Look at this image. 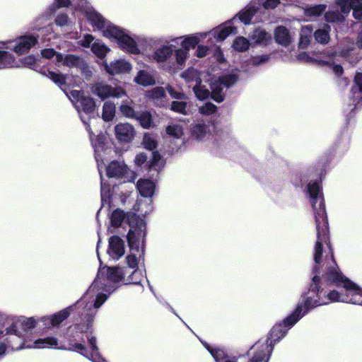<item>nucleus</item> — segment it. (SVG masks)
Masks as SVG:
<instances>
[{
	"label": "nucleus",
	"mask_w": 362,
	"mask_h": 362,
	"mask_svg": "<svg viewBox=\"0 0 362 362\" xmlns=\"http://www.w3.org/2000/svg\"><path fill=\"white\" fill-rule=\"evenodd\" d=\"M175 46L171 42V37H169L155 49L151 55L152 59L165 70L182 69L184 65L179 64L175 57Z\"/></svg>",
	"instance_id": "9b49d317"
},
{
	"label": "nucleus",
	"mask_w": 362,
	"mask_h": 362,
	"mask_svg": "<svg viewBox=\"0 0 362 362\" xmlns=\"http://www.w3.org/2000/svg\"><path fill=\"white\" fill-rule=\"evenodd\" d=\"M94 42V37L92 35L86 34L82 39L78 41V43L83 47H89Z\"/></svg>",
	"instance_id": "6e6d98bb"
},
{
	"label": "nucleus",
	"mask_w": 362,
	"mask_h": 362,
	"mask_svg": "<svg viewBox=\"0 0 362 362\" xmlns=\"http://www.w3.org/2000/svg\"><path fill=\"white\" fill-rule=\"evenodd\" d=\"M356 45L359 48L362 49V28L361 30L358 32L356 41Z\"/></svg>",
	"instance_id": "e2e57ef3"
},
{
	"label": "nucleus",
	"mask_w": 362,
	"mask_h": 362,
	"mask_svg": "<svg viewBox=\"0 0 362 362\" xmlns=\"http://www.w3.org/2000/svg\"><path fill=\"white\" fill-rule=\"evenodd\" d=\"M166 133L174 139H180L183 136V128L180 124H172L166 127Z\"/></svg>",
	"instance_id": "49530a36"
},
{
	"label": "nucleus",
	"mask_w": 362,
	"mask_h": 362,
	"mask_svg": "<svg viewBox=\"0 0 362 362\" xmlns=\"http://www.w3.org/2000/svg\"><path fill=\"white\" fill-rule=\"evenodd\" d=\"M182 77L188 83L195 81L193 91L199 100H206L211 95V98L218 103L223 101L225 91L233 86L239 78L237 71H232L230 73L226 74L211 85V91L210 92L209 89L202 85V80L198 76L197 71L194 69H189L184 72Z\"/></svg>",
	"instance_id": "39448f33"
},
{
	"label": "nucleus",
	"mask_w": 362,
	"mask_h": 362,
	"mask_svg": "<svg viewBox=\"0 0 362 362\" xmlns=\"http://www.w3.org/2000/svg\"><path fill=\"white\" fill-rule=\"evenodd\" d=\"M170 110L187 115L188 112V103L187 100H174L170 104Z\"/></svg>",
	"instance_id": "79ce46f5"
},
{
	"label": "nucleus",
	"mask_w": 362,
	"mask_h": 362,
	"mask_svg": "<svg viewBox=\"0 0 362 362\" xmlns=\"http://www.w3.org/2000/svg\"><path fill=\"white\" fill-rule=\"evenodd\" d=\"M345 16L341 11L338 9H329L325 12L324 18L326 22L332 24L341 23L345 21Z\"/></svg>",
	"instance_id": "72a5a7b5"
},
{
	"label": "nucleus",
	"mask_w": 362,
	"mask_h": 362,
	"mask_svg": "<svg viewBox=\"0 0 362 362\" xmlns=\"http://www.w3.org/2000/svg\"><path fill=\"white\" fill-rule=\"evenodd\" d=\"M115 115V105L113 103L105 102L103 107L102 117L104 121L109 122L113 119Z\"/></svg>",
	"instance_id": "c03bdc74"
},
{
	"label": "nucleus",
	"mask_w": 362,
	"mask_h": 362,
	"mask_svg": "<svg viewBox=\"0 0 362 362\" xmlns=\"http://www.w3.org/2000/svg\"><path fill=\"white\" fill-rule=\"evenodd\" d=\"M209 52V45H197V48L196 49L195 55L199 58H202L206 57Z\"/></svg>",
	"instance_id": "5fc2aeb1"
},
{
	"label": "nucleus",
	"mask_w": 362,
	"mask_h": 362,
	"mask_svg": "<svg viewBox=\"0 0 362 362\" xmlns=\"http://www.w3.org/2000/svg\"><path fill=\"white\" fill-rule=\"evenodd\" d=\"M67 95L74 105L76 102H77L78 100H81V98L84 97L83 92L76 90H71L69 94H67Z\"/></svg>",
	"instance_id": "4d7b16f0"
},
{
	"label": "nucleus",
	"mask_w": 362,
	"mask_h": 362,
	"mask_svg": "<svg viewBox=\"0 0 362 362\" xmlns=\"http://www.w3.org/2000/svg\"><path fill=\"white\" fill-rule=\"evenodd\" d=\"M49 14L47 13L42 14L35 21L33 28L37 30H45L47 33H50L52 30V27L51 25L41 27V25L45 24L49 20Z\"/></svg>",
	"instance_id": "37998d69"
},
{
	"label": "nucleus",
	"mask_w": 362,
	"mask_h": 362,
	"mask_svg": "<svg viewBox=\"0 0 362 362\" xmlns=\"http://www.w3.org/2000/svg\"><path fill=\"white\" fill-rule=\"evenodd\" d=\"M269 59V55L264 54L252 57L247 62V66H257L267 63Z\"/></svg>",
	"instance_id": "09e8293b"
},
{
	"label": "nucleus",
	"mask_w": 362,
	"mask_h": 362,
	"mask_svg": "<svg viewBox=\"0 0 362 362\" xmlns=\"http://www.w3.org/2000/svg\"><path fill=\"white\" fill-rule=\"evenodd\" d=\"M192 136L198 141L207 139L211 136L210 126L204 122H198L192 127Z\"/></svg>",
	"instance_id": "393cba45"
},
{
	"label": "nucleus",
	"mask_w": 362,
	"mask_h": 362,
	"mask_svg": "<svg viewBox=\"0 0 362 362\" xmlns=\"http://www.w3.org/2000/svg\"><path fill=\"white\" fill-rule=\"evenodd\" d=\"M136 188L142 197L151 198L154 194L156 185L148 179H140L137 182Z\"/></svg>",
	"instance_id": "bb28decb"
},
{
	"label": "nucleus",
	"mask_w": 362,
	"mask_h": 362,
	"mask_svg": "<svg viewBox=\"0 0 362 362\" xmlns=\"http://www.w3.org/2000/svg\"><path fill=\"white\" fill-rule=\"evenodd\" d=\"M58 54L59 53H57L54 49L51 48L42 49L41 52L42 56L46 59H51L54 57L57 59V54Z\"/></svg>",
	"instance_id": "bf43d9fd"
},
{
	"label": "nucleus",
	"mask_w": 362,
	"mask_h": 362,
	"mask_svg": "<svg viewBox=\"0 0 362 362\" xmlns=\"http://www.w3.org/2000/svg\"><path fill=\"white\" fill-rule=\"evenodd\" d=\"M330 25L328 24H325L322 28L317 29L314 33L315 40L322 45L327 44L330 40Z\"/></svg>",
	"instance_id": "c9c22d12"
},
{
	"label": "nucleus",
	"mask_w": 362,
	"mask_h": 362,
	"mask_svg": "<svg viewBox=\"0 0 362 362\" xmlns=\"http://www.w3.org/2000/svg\"><path fill=\"white\" fill-rule=\"evenodd\" d=\"M356 86L351 90L350 98L353 105H356L362 103V73H357L354 78Z\"/></svg>",
	"instance_id": "a878e982"
},
{
	"label": "nucleus",
	"mask_w": 362,
	"mask_h": 362,
	"mask_svg": "<svg viewBox=\"0 0 362 362\" xmlns=\"http://www.w3.org/2000/svg\"><path fill=\"white\" fill-rule=\"evenodd\" d=\"M91 51L99 58H104L110 49L100 40H95L91 45Z\"/></svg>",
	"instance_id": "a19ab883"
},
{
	"label": "nucleus",
	"mask_w": 362,
	"mask_h": 362,
	"mask_svg": "<svg viewBox=\"0 0 362 362\" xmlns=\"http://www.w3.org/2000/svg\"><path fill=\"white\" fill-rule=\"evenodd\" d=\"M134 81L143 86L154 85L156 83L153 74L146 70H141L134 78Z\"/></svg>",
	"instance_id": "473e14b6"
},
{
	"label": "nucleus",
	"mask_w": 362,
	"mask_h": 362,
	"mask_svg": "<svg viewBox=\"0 0 362 362\" xmlns=\"http://www.w3.org/2000/svg\"><path fill=\"white\" fill-rule=\"evenodd\" d=\"M146 159L147 156L144 153H140L136 156L134 161L137 165H141L146 161Z\"/></svg>",
	"instance_id": "680f3d73"
},
{
	"label": "nucleus",
	"mask_w": 362,
	"mask_h": 362,
	"mask_svg": "<svg viewBox=\"0 0 362 362\" xmlns=\"http://www.w3.org/2000/svg\"><path fill=\"white\" fill-rule=\"evenodd\" d=\"M129 218L130 229L127 240L130 254L127 257V264L129 269H137L139 264L144 262V245L146 232V223L144 219L132 215Z\"/></svg>",
	"instance_id": "0eeeda50"
},
{
	"label": "nucleus",
	"mask_w": 362,
	"mask_h": 362,
	"mask_svg": "<svg viewBox=\"0 0 362 362\" xmlns=\"http://www.w3.org/2000/svg\"><path fill=\"white\" fill-rule=\"evenodd\" d=\"M206 38H207V34L205 32L171 37L173 43H175V45L179 44L181 45V47L175 49L177 62L180 65H185L189 57V50L195 48L200 42Z\"/></svg>",
	"instance_id": "9d476101"
},
{
	"label": "nucleus",
	"mask_w": 362,
	"mask_h": 362,
	"mask_svg": "<svg viewBox=\"0 0 362 362\" xmlns=\"http://www.w3.org/2000/svg\"><path fill=\"white\" fill-rule=\"evenodd\" d=\"M69 23V18L66 14L62 13L57 15V16L55 18V23L57 25L59 26H64L67 25Z\"/></svg>",
	"instance_id": "13d9d810"
},
{
	"label": "nucleus",
	"mask_w": 362,
	"mask_h": 362,
	"mask_svg": "<svg viewBox=\"0 0 362 362\" xmlns=\"http://www.w3.org/2000/svg\"><path fill=\"white\" fill-rule=\"evenodd\" d=\"M202 343L211 354L216 362H223L225 359L228 358L226 357V354L222 349L211 346L206 342H204L202 341Z\"/></svg>",
	"instance_id": "58836bf2"
},
{
	"label": "nucleus",
	"mask_w": 362,
	"mask_h": 362,
	"mask_svg": "<svg viewBox=\"0 0 362 362\" xmlns=\"http://www.w3.org/2000/svg\"><path fill=\"white\" fill-rule=\"evenodd\" d=\"M146 96L153 100L156 104L161 105L165 97V92L163 87L158 86L148 90Z\"/></svg>",
	"instance_id": "e433bc0d"
},
{
	"label": "nucleus",
	"mask_w": 362,
	"mask_h": 362,
	"mask_svg": "<svg viewBox=\"0 0 362 362\" xmlns=\"http://www.w3.org/2000/svg\"><path fill=\"white\" fill-rule=\"evenodd\" d=\"M149 202H150V203L148 205V209L144 211V214H147L148 212L152 211V209H153V206H151V202H152L151 199H149Z\"/></svg>",
	"instance_id": "774afa93"
},
{
	"label": "nucleus",
	"mask_w": 362,
	"mask_h": 362,
	"mask_svg": "<svg viewBox=\"0 0 362 362\" xmlns=\"http://www.w3.org/2000/svg\"><path fill=\"white\" fill-rule=\"evenodd\" d=\"M143 279L141 272L129 267H103L98 272L97 276L87 291L84 293V300L90 304L92 315L95 308H99L107 299L108 295L118 287L119 282L124 284H139Z\"/></svg>",
	"instance_id": "f03ea898"
},
{
	"label": "nucleus",
	"mask_w": 362,
	"mask_h": 362,
	"mask_svg": "<svg viewBox=\"0 0 362 362\" xmlns=\"http://www.w3.org/2000/svg\"><path fill=\"white\" fill-rule=\"evenodd\" d=\"M107 254L114 260H118L124 255V244L120 238L112 236L110 238Z\"/></svg>",
	"instance_id": "b1692460"
},
{
	"label": "nucleus",
	"mask_w": 362,
	"mask_h": 362,
	"mask_svg": "<svg viewBox=\"0 0 362 362\" xmlns=\"http://www.w3.org/2000/svg\"><path fill=\"white\" fill-rule=\"evenodd\" d=\"M57 62H62L63 65L69 68H76L83 74L86 77L90 76L91 71L90 67L85 62L84 59L75 54H57Z\"/></svg>",
	"instance_id": "2eb2a0df"
},
{
	"label": "nucleus",
	"mask_w": 362,
	"mask_h": 362,
	"mask_svg": "<svg viewBox=\"0 0 362 362\" xmlns=\"http://www.w3.org/2000/svg\"><path fill=\"white\" fill-rule=\"evenodd\" d=\"M280 4V0H266L263 3L265 9H274Z\"/></svg>",
	"instance_id": "052dcab7"
},
{
	"label": "nucleus",
	"mask_w": 362,
	"mask_h": 362,
	"mask_svg": "<svg viewBox=\"0 0 362 362\" xmlns=\"http://www.w3.org/2000/svg\"><path fill=\"white\" fill-rule=\"evenodd\" d=\"M306 195L314 211L317 241L314 250L316 265L303 305L304 310L308 313L314 308L334 301L362 305V289L342 275L334 260L322 187L318 181L308 182Z\"/></svg>",
	"instance_id": "f257e3e1"
},
{
	"label": "nucleus",
	"mask_w": 362,
	"mask_h": 362,
	"mask_svg": "<svg viewBox=\"0 0 362 362\" xmlns=\"http://www.w3.org/2000/svg\"><path fill=\"white\" fill-rule=\"evenodd\" d=\"M298 59L303 60L305 62H310L311 58L305 52L301 53L298 57Z\"/></svg>",
	"instance_id": "338daca9"
},
{
	"label": "nucleus",
	"mask_w": 362,
	"mask_h": 362,
	"mask_svg": "<svg viewBox=\"0 0 362 362\" xmlns=\"http://www.w3.org/2000/svg\"><path fill=\"white\" fill-rule=\"evenodd\" d=\"M81 306H84V305H77L76 302V304L69 306L65 309H63L59 312L51 315L53 326H58L60 323L64 321L70 315L71 313L74 311L76 308Z\"/></svg>",
	"instance_id": "7c9ffc66"
},
{
	"label": "nucleus",
	"mask_w": 362,
	"mask_h": 362,
	"mask_svg": "<svg viewBox=\"0 0 362 362\" xmlns=\"http://www.w3.org/2000/svg\"><path fill=\"white\" fill-rule=\"evenodd\" d=\"M134 119L137 120L144 129H150L153 127L151 114L148 111L138 112Z\"/></svg>",
	"instance_id": "ea45409f"
},
{
	"label": "nucleus",
	"mask_w": 362,
	"mask_h": 362,
	"mask_svg": "<svg viewBox=\"0 0 362 362\" xmlns=\"http://www.w3.org/2000/svg\"><path fill=\"white\" fill-rule=\"evenodd\" d=\"M235 21L236 16L211 29V30L205 32V33L207 34L208 45H214L216 42H223L230 35L235 34L237 33V29L233 26V23Z\"/></svg>",
	"instance_id": "4468645a"
},
{
	"label": "nucleus",
	"mask_w": 362,
	"mask_h": 362,
	"mask_svg": "<svg viewBox=\"0 0 362 362\" xmlns=\"http://www.w3.org/2000/svg\"><path fill=\"white\" fill-rule=\"evenodd\" d=\"M126 218V214L121 209L115 210L110 216V223L112 226L117 228L120 226Z\"/></svg>",
	"instance_id": "a18cd8bd"
},
{
	"label": "nucleus",
	"mask_w": 362,
	"mask_h": 362,
	"mask_svg": "<svg viewBox=\"0 0 362 362\" xmlns=\"http://www.w3.org/2000/svg\"><path fill=\"white\" fill-rule=\"evenodd\" d=\"M105 71L110 75L127 74L132 69V65L124 59H118L112 62L110 64L103 62Z\"/></svg>",
	"instance_id": "4be33fe9"
},
{
	"label": "nucleus",
	"mask_w": 362,
	"mask_h": 362,
	"mask_svg": "<svg viewBox=\"0 0 362 362\" xmlns=\"http://www.w3.org/2000/svg\"><path fill=\"white\" fill-rule=\"evenodd\" d=\"M92 146L95 151V158L98 163V168L100 177H102V170L105 166V158L104 155L109 153L110 149L105 148V143L103 142V137L98 136L95 140L92 139ZM101 202L102 207L105 205L109 207L110 206V186L104 182L101 178Z\"/></svg>",
	"instance_id": "f8f14e48"
},
{
	"label": "nucleus",
	"mask_w": 362,
	"mask_h": 362,
	"mask_svg": "<svg viewBox=\"0 0 362 362\" xmlns=\"http://www.w3.org/2000/svg\"><path fill=\"white\" fill-rule=\"evenodd\" d=\"M38 42V36L33 34L22 35L14 40L0 42V69L12 66L15 63L13 55L8 50H13L18 55L27 53Z\"/></svg>",
	"instance_id": "6e6552de"
},
{
	"label": "nucleus",
	"mask_w": 362,
	"mask_h": 362,
	"mask_svg": "<svg viewBox=\"0 0 362 362\" xmlns=\"http://www.w3.org/2000/svg\"><path fill=\"white\" fill-rule=\"evenodd\" d=\"M103 35L105 37L115 40L119 46L132 54L139 52V49L135 41L129 36L124 31L117 26L108 23L106 27L103 30Z\"/></svg>",
	"instance_id": "ddd939ff"
},
{
	"label": "nucleus",
	"mask_w": 362,
	"mask_h": 362,
	"mask_svg": "<svg viewBox=\"0 0 362 362\" xmlns=\"http://www.w3.org/2000/svg\"><path fill=\"white\" fill-rule=\"evenodd\" d=\"M116 139L123 143H129L135 135L134 127L129 123H119L115 127Z\"/></svg>",
	"instance_id": "412c9836"
},
{
	"label": "nucleus",
	"mask_w": 362,
	"mask_h": 362,
	"mask_svg": "<svg viewBox=\"0 0 362 362\" xmlns=\"http://www.w3.org/2000/svg\"><path fill=\"white\" fill-rule=\"evenodd\" d=\"M233 48L238 52H245L250 47L249 40L244 37H238L233 42Z\"/></svg>",
	"instance_id": "de8ad7c7"
},
{
	"label": "nucleus",
	"mask_w": 362,
	"mask_h": 362,
	"mask_svg": "<svg viewBox=\"0 0 362 362\" xmlns=\"http://www.w3.org/2000/svg\"><path fill=\"white\" fill-rule=\"evenodd\" d=\"M80 11L85 15L90 24L98 30H103L109 21H106L103 16L98 13L94 8L88 5L80 6Z\"/></svg>",
	"instance_id": "aec40b11"
},
{
	"label": "nucleus",
	"mask_w": 362,
	"mask_h": 362,
	"mask_svg": "<svg viewBox=\"0 0 362 362\" xmlns=\"http://www.w3.org/2000/svg\"><path fill=\"white\" fill-rule=\"evenodd\" d=\"M274 37L276 42L282 46L286 47L291 42L289 30L283 25L278 26L275 29Z\"/></svg>",
	"instance_id": "c85d7f7f"
},
{
	"label": "nucleus",
	"mask_w": 362,
	"mask_h": 362,
	"mask_svg": "<svg viewBox=\"0 0 362 362\" xmlns=\"http://www.w3.org/2000/svg\"><path fill=\"white\" fill-rule=\"evenodd\" d=\"M167 90L169 95L175 100H187V97L183 92L176 90L171 86L167 87Z\"/></svg>",
	"instance_id": "603ef678"
},
{
	"label": "nucleus",
	"mask_w": 362,
	"mask_h": 362,
	"mask_svg": "<svg viewBox=\"0 0 362 362\" xmlns=\"http://www.w3.org/2000/svg\"><path fill=\"white\" fill-rule=\"evenodd\" d=\"M46 76L59 86L65 84V77L61 74L47 71Z\"/></svg>",
	"instance_id": "8fccbe9b"
},
{
	"label": "nucleus",
	"mask_w": 362,
	"mask_h": 362,
	"mask_svg": "<svg viewBox=\"0 0 362 362\" xmlns=\"http://www.w3.org/2000/svg\"><path fill=\"white\" fill-rule=\"evenodd\" d=\"M259 6H256L254 4H250L243 10L240 11L235 16H238V19L245 25L252 23V20L255 14L258 13Z\"/></svg>",
	"instance_id": "cd10ccee"
},
{
	"label": "nucleus",
	"mask_w": 362,
	"mask_h": 362,
	"mask_svg": "<svg viewBox=\"0 0 362 362\" xmlns=\"http://www.w3.org/2000/svg\"><path fill=\"white\" fill-rule=\"evenodd\" d=\"M142 144L146 149L151 151L152 161L150 165V170H156L158 172L164 166V162L161 159V156L158 151H156L157 142L151 136L145 134L143 139Z\"/></svg>",
	"instance_id": "f3484780"
},
{
	"label": "nucleus",
	"mask_w": 362,
	"mask_h": 362,
	"mask_svg": "<svg viewBox=\"0 0 362 362\" xmlns=\"http://www.w3.org/2000/svg\"><path fill=\"white\" fill-rule=\"evenodd\" d=\"M307 313L303 305H298L281 323L274 326L267 339H259L250 348L248 355L251 358L248 362H269L274 344L284 337L288 330Z\"/></svg>",
	"instance_id": "20e7f679"
},
{
	"label": "nucleus",
	"mask_w": 362,
	"mask_h": 362,
	"mask_svg": "<svg viewBox=\"0 0 362 362\" xmlns=\"http://www.w3.org/2000/svg\"><path fill=\"white\" fill-rule=\"evenodd\" d=\"M56 1L60 7H67L71 3L70 0H56Z\"/></svg>",
	"instance_id": "69168bd1"
},
{
	"label": "nucleus",
	"mask_w": 362,
	"mask_h": 362,
	"mask_svg": "<svg viewBox=\"0 0 362 362\" xmlns=\"http://www.w3.org/2000/svg\"><path fill=\"white\" fill-rule=\"evenodd\" d=\"M75 107L79 114L81 121L86 125V129L89 133L90 141L92 142V139L95 140L99 136H97L95 138H93V133L90 130V125L87 122L86 119L84 117L82 112H84L86 115H88L89 117L90 115L93 114L94 112L95 102L91 98L84 95V97L81 98V100H78L77 102H76ZM100 136L103 137L104 139L103 136Z\"/></svg>",
	"instance_id": "dca6fc26"
},
{
	"label": "nucleus",
	"mask_w": 362,
	"mask_h": 362,
	"mask_svg": "<svg viewBox=\"0 0 362 362\" xmlns=\"http://www.w3.org/2000/svg\"><path fill=\"white\" fill-rule=\"evenodd\" d=\"M126 99L123 100L119 107L120 113L125 117L134 119L136 117V112L133 107V101L126 95Z\"/></svg>",
	"instance_id": "c756f323"
},
{
	"label": "nucleus",
	"mask_w": 362,
	"mask_h": 362,
	"mask_svg": "<svg viewBox=\"0 0 362 362\" xmlns=\"http://www.w3.org/2000/svg\"><path fill=\"white\" fill-rule=\"evenodd\" d=\"M313 27L311 25L302 26L300 33L299 47L305 49L309 45L312 39Z\"/></svg>",
	"instance_id": "f704fd0d"
},
{
	"label": "nucleus",
	"mask_w": 362,
	"mask_h": 362,
	"mask_svg": "<svg viewBox=\"0 0 362 362\" xmlns=\"http://www.w3.org/2000/svg\"><path fill=\"white\" fill-rule=\"evenodd\" d=\"M27 335L23 336V344H19L16 339L11 338L9 334L2 338L0 341V358L5 355L7 347H11L13 350H20L22 349H47L54 348L60 349L58 346V339L54 337H48L46 338H40L34 341L33 343H27Z\"/></svg>",
	"instance_id": "1a4fd4ad"
},
{
	"label": "nucleus",
	"mask_w": 362,
	"mask_h": 362,
	"mask_svg": "<svg viewBox=\"0 0 362 362\" xmlns=\"http://www.w3.org/2000/svg\"><path fill=\"white\" fill-rule=\"evenodd\" d=\"M341 55L344 58H349L353 54H356L355 44L352 41H349L341 51Z\"/></svg>",
	"instance_id": "3c124183"
},
{
	"label": "nucleus",
	"mask_w": 362,
	"mask_h": 362,
	"mask_svg": "<svg viewBox=\"0 0 362 362\" xmlns=\"http://www.w3.org/2000/svg\"><path fill=\"white\" fill-rule=\"evenodd\" d=\"M332 71L336 75L340 76L343 73V68L341 65H334L332 66Z\"/></svg>",
	"instance_id": "0e129e2a"
},
{
	"label": "nucleus",
	"mask_w": 362,
	"mask_h": 362,
	"mask_svg": "<svg viewBox=\"0 0 362 362\" xmlns=\"http://www.w3.org/2000/svg\"><path fill=\"white\" fill-rule=\"evenodd\" d=\"M0 319L5 320L4 315L0 314ZM8 326L5 329H0V339L9 334L11 338L16 339L19 344H23V336L28 335L37 325L42 324L43 328L49 329L53 326L51 315L35 318L24 316H13L7 317Z\"/></svg>",
	"instance_id": "423d86ee"
},
{
	"label": "nucleus",
	"mask_w": 362,
	"mask_h": 362,
	"mask_svg": "<svg viewBox=\"0 0 362 362\" xmlns=\"http://www.w3.org/2000/svg\"><path fill=\"white\" fill-rule=\"evenodd\" d=\"M83 298L84 295L77 301V305H84L81 315L86 324L70 327L66 334L69 346H61L60 349L78 352L92 362H107L99 353L95 337L88 332L98 308H95V313L92 315L90 306H88L90 304L89 300Z\"/></svg>",
	"instance_id": "7ed1b4c3"
},
{
	"label": "nucleus",
	"mask_w": 362,
	"mask_h": 362,
	"mask_svg": "<svg viewBox=\"0 0 362 362\" xmlns=\"http://www.w3.org/2000/svg\"><path fill=\"white\" fill-rule=\"evenodd\" d=\"M216 106L211 103H206L199 108L202 115H210L216 111Z\"/></svg>",
	"instance_id": "864d4df0"
},
{
	"label": "nucleus",
	"mask_w": 362,
	"mask_h": 362,
	"mask_svg": "<svg viewBox=\"0 0 362 362\" xmlns=\"http://www.w3.org/2000/svg\"><path fill=\"white\" fill-rule=\"evenodd\" d=\"M334 2L345 16H348L352 9L353 17L357 20L362 19V0H335Z\"/></svg>",
	"instance_id": "6ab92c4d"
},
{
	"label": "nucleus",
	"mask_w": 362,
	"mask_h": 362,
	"mask_svg": "<svg viewBox=\"0 0 362 362\" xmlns=\"http://www.w3.org/2000/svg\"><path fill=\"white\" fill-rule=\"evenodd\" d=\"M251 40L255 44L265 46L271 42L272 36L269 33L266 32L264 30H262L261 28H257L254 30L253 33L252 34Z\"/></svg>",
	"instance_id": "2f4dec72"
},
{
	"label": "nucleus",
	"mask_w": 362,
	"mask_h": 362,
	"mask_svg": "<svg viewBox=\"0 0 362 362\" xmlns=\"http://www.w3.org/2000/svg\"><path fill=\"white\" fill-rule=\"evenodd\" d=\"M109 177L121 178L128 177L132 172L122 162L112 161L106 168Z\"/></svg>",
	"instance_id": "5701e85b"
},
{
	"label": "nucleus",
	"mask_w": 362,
	"mask_h": 362,
	"mask_svg": "<svg viewBox=\"0 0 362 362\" xmlns=\"http://www.w3.org/2000/svg\"><path fill=\"white\" fill-rule=\"evenodd\" d=\"M327 8L326 4H318L313 6L307 7L304 10V14L310 20H313L320 16L325 12Z\"/></svg>",
	"instance_id": "4c0bfd02"
},
{
	"label": "nucleus",
	"mask_w": 362,
	"mask_h": 362,
	"mask_svg": "<svg viewBox=\"0 0 362 362\" xmlns=\"http://www.w3.org/2000/svg\"><path fill=\"white\" fill-rule=\"evenodd\" d=\"M93 92L102 100L110 97L122 98L124 96H126V91L122 87H113L103 83L95 84L93 87Z\"/></svg>",
	"instance_id": "a211bd4d"
}]
</instances>
